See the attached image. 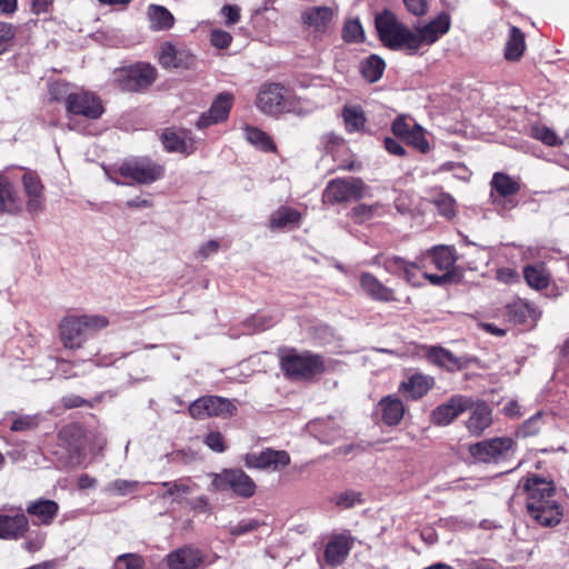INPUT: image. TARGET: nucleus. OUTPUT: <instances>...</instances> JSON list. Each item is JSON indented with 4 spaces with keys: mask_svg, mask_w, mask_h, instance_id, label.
Returning <instances> with one entry per match:
<instances>
[{
    "mask_svg": "<svg viewBox=\"0 0 569 569\" xmlns=\"http://www.w3.org/2000/svg\"><path fill=\"white\" fill-rule=\"evenodd\" d=\"M523 490L527 495L528 513L535 521L543 527H553L560 523L562 509L552 481L533 475L527 478Z\"/></svg>",
    "mask_w": 569,
    "mask_h": 569,
    "instance_id": "f257e3e1",
    "label": "nucleus"
},
{
    "mask_svg": "<svg viewBox=\"0 0 569 569\" xmlns=\"http://www.w3.org/2000/svg\"><path fill=\"white\" fill-rule=\"evenodd\" d=\"M428 259L442 271H449L455 263L450 249L445 246L433 247L426 254L417 257L415 261H407L398 256L385 257L382 261L378 257L376 258L387 272L402 277L411 286H420L418 273L426 269Z\"/></svg>",
    "mask_w": 569,
    "mask_h": 569,
    "instance_id": "f03ea898",
    "label": "nucleus"
},
{
    "mask_svg": "<svg viewBox=\"0 0 569 569\" xmlns=\"http://www.w3.org/2000/svg\"><path fill=\"white\" fill-rule=\"evenodd\" d=\"M108 326L109 320L102 315L66 317L60 325L62 343L66 348L79 349L84 341Z\"/></svg>",
    "mask_w": 569,
    "mask_h": 569,
    "instance_id": "7ed1b4c3",
    "label": "nucleus"
},
{
    "mask_svg": "<svg viewBox=\"0 0 569 569\" xmlns=\"http://www.w3.org/2000/svg\"><path fill=\"white\" fill-rule=\"evenodd\" d=\"M257 108L269 116L301 113V101L295 92L280 83L263 84L257 96Z\"/></svg>",
    "mask_w": 569,
    "mask_h": 569,
    "instance_id": "20e7f679",
    "label": "nucleus"
},
{
    "mask_svg": "<svg viewBox=\"0 0 569 569\" xmlns=\"http://www.w3.org/2000/svg\"><path fill=\"white\" fill-rule=\"evenodd\" d=\"M376 28L381 41L390 49L403 50L409 54L417 52L415 32L399 22L393 13L385 11L376 17Z\"/></svg>",
    "mask_w": 569,
    "mask_h": 569,
    "instance_id": "39448f33",
    "label": "nucleus"
},
{
    "mask_svg": "<svg viewBox=\"0 0 569 569\" xmlns=\"http://www.w3.org/2000/svg\"><path fill=\"white\" fill-rule=\"evenodd\" d=\"M280 368L289 379L305 381L321 375L325 371V362L319 355L287 349L280 355Z\"/></svg>",
    "mask_w": 569,
    "mask_h": 569,
    "instance_id": "423d86ee",
    "label": "nucleus"
},
{
    "mask_svg": "<svg viewBox=\"0 0 569 569\" xmlns=\"http://www.w3.org/2000/svg\"><path fill=\"white\" fill-rule=\"evenodd\" d=\"M211 477V488L214 491H231L244 499L253 497L257 491L253 479L239 468H227Z\"/></svg>",
    "mask_w": 569,
    "mask_h": 569,
    "instance_id": "0eeeda50",
    "label": "nucleus"
},
{
    "mask_svg": "<svg viewBox=\"0 0 569 569\" xmlns=\"http://www.w3.org/2000/svg\"><path fill=\"white\" fill-rule=\"evenodd\" d=\"M157 79V69L144 62L132 64L122 69L117 76L120 89L124 91H140L150 87Z\"/></svg>",
    "mask_w": 569,
    "mask_h": 569,
    "instance_id": "6e6552de",
    "label": "nucleus"
},
{
    "mask_svg": "<svg viewBox=\"0 0 569 569\" xmlns=\"http://www.w3.org/2000/svg\"><path fill=\"white\" fill-rule=\"evenodd\" d=\"M236 410L231 400L219 396H203L189 406L190 416L198 420L209 417H231Z\"/></svg>",
    "mask_w": 569,
    "mask_h": 569,
    "instance_id": "1a4fd4ad",
    "label": "nucleus"
},
{
    "mask_svg": "<svg viewBox=\"0 0 569 569\" xmlns=\"http://www.w3.org/2000/svg\"><path fill=\"white\" fill-rule=\"evenodd\" d=\"M119 172L141 184H150L163 176V168L148 158H134L124 161Z\"/></svg>",
    "mask_w": 569,
    "mask_h": 569,
    "instance_id": "9d476101",
    "label": "nucleus"
},
{
    "mask_svg": "<svg viewBox=\"0 0 569 569\" xmlns=\"http://www.w3.org/2000/svg\"><path fill=\"white\" fill-rule=\"evenodd\" d=\"M363 189L365 184L358 178L335 179L327 184L323 200L332 204L359 200L363 197Z\"/></svg>",
    "mask_w": 569,
    "mask_h": 569,
    "instance_id": "9b49d317",
    "label": "nucleus"
},
{
    "mask_svg": "<svg viewBox=\"0 0 569 569\" xmlns=\"http://www.w3.org/2000/svg\"><path fill=\"white\" fill-rule=\"evenodd\" d=\"M66 110L70 116H81L90 120L99 119L104 111L100 98L88 91L68 96Z\"/></svg>",
    "mask_w": 569,
    "mask_h": 569,
    "instance_id": "f8f14e48",
    "label": "nucleus"
},
{
    "mask_svg": "<svg viewBox=\"0 0 569 569\" xmlns=\"http://www.w3.org/2000/svg\"><path fill=\"white\" fill-rule=\"evenodd\" d=\"M243 461L250 469L280 471L290 463V456L284 450L268 448L260 452L247 453Z\"/></svg>",
    "mask_w": 569,
    "mask_h": 569,
    "instance_id": "ddd939ff",
    "label": "nucleus"
},
{
    "mask_svg": "<svg viewBox=\"0 0 569 569\" xmlns=\"http://www.w3.org/2000/svg\"><path fill=\"white\" fill-rule=\"evenodd\" d=\"M515 442L511 438H492L471 445L469 452L478 462L497 461L500 457L512 449Z\"/></svg>",
    "mask_w": 569,
    "mask_h": 569,
    "instance_id": "4468645a",
    "label": "nucleus"
},
{
    "mask_svg": "<svg viewBox=\"0 0 569 569\" xmlns=\"http://www.w3.org/2000/svg\"><path fill=\"white\" fill-rule=\"evenodd\" d=\"M159 62L166 69H192L196 56L186 46L164 42L160 48Z\"/></svg>",
    "mask_w": 569,
    "mask_h": 569,
    "instance_id": "2eb2a0df",
    "label": "nucleus"
},
{
    "mask_svg": "<svg viewBox=\"0 0 569 569\" xmlns=\"http://www.w3.org/2000/svg\"><path fill=\"white\" fill-rule=\"evenodd\" d=\"M23 192L27 198L26 207L30 213H39L43 210L44 187L40 177L33 171H26L22 176Z\"/></svg>",
    "mask_w": 569,
    "mask_h": 569,
    "instance_id": "dca6fc26",
    "label": "nucleus"
},
{
    "mask_svg": "<svg viewBox=\"0 0 569 569\" xmlns=\"http://www.w3.org/2000/svg\"><path fill=\"white\" fill-rule=\"evenodd\" d=\"M232 102L233 97L231 93L222 92L218 94L210 109L199 117L197 127L199 129H204L227 120L232 108Z\"/></svg>",
    "mask_w": 569,
    "mask_h": 569,
    "instance_id": "f3484780",
    "label": "nucleus"
},
{
    "mask_svg": "<svg viewBox=\"0 0 569 569\" xmlns=\"http://www.w3.org/2000/svg\"><path fill=\"white\" fill-rule=\"evenodd\" d=\"M450 28V17L447 13H440L429 23L419 28L415 32L417 40V51L422 46H430L435 43L441 36L447 33Z\"/></svg>",
    "mask_w": 569,
    "mask_h": 569,
    "instance_id": "a211bd4d",
    "label": "nucleus"
},
{
    "mask_svg": "<svg viewBox=\"0 0 569 569\" xmlns=\"http://www.w3.org/2000/svg\"><path fill=\"white\" fill-rule=\"evenodd\" d=\"M470 399L461 396L452 397L449 401L438 406L431 412V421L437 426H447L459 415L468 410Z\"/></svg>",
    "mask_w": 569,
    "mask_h": 569,
    "instance_id": "6ab92c4d",
    "label": "nucleus"
},
{
    "mask_svg": "<svg viewBox=\"0 0 569 569\" xmlns=\"http://www.w3.org/2000/svg\"><path fill=\"white\" fill-rule=\"evenodd\" d=\"M353 546V538L348 535L332 536L325 548L323 559L326 565L330 567H338L345 562L351 548Z\"/></svg>",
    "mask_w": 569,
    "mask_h": 569,
    "instance_id": "aec40b11",
    "label": "nucleus"
},
{
    "mask_svg": "<svg viewBox=\"0 0 569 569\" xmlns=\"http://www.w3.org/2000/svg\"><path fill=\"white\" fill-rule=\"evenodd\" d=\"M167 563L170 569H198L206 563V557L199 549L186 546L170 552Z\"/></svg>",
    "mask_w": 569,
    "mask_h": 569,
    "instance_id": "412c9836",
    "label": "nucleus"
},
{
    "mask_svg": "<svg viewBox=\"0 0 569 569\" xmlns=\"http://www.w3.org/2000/svg\"><path fill=\"white\" fill-rule=\"evenodd\" d=\"M335 11L330 7H310L301 13L302 23L318 33H326L332 22Z\"/></svg>",
    "mask_w": 569,
    "mask_h": 569,
    "instance_id": "4be33fe9",
    "label": "nucleus"
},
{
    "mask_svg": "<svg viewBox=\"0 0 569 569\" xmlns=\"http://www.w3.org/2000/svg\"><path fill=\"white\" fill-rule=\"evenodd\" d=\"M22 210V202L10 179L0 173V214H18Z\"/></svg>",
    "mask_w": 569,
    "mask_h": 569,
    "instance_id": "5701e85b",
    "label": "nucleus"
},
{
    "mask_svg": "<svg viewBox=\"0 0 569 569\" xmlns=\"http://www.w3.org/2000/svg\"><path fill=\"white\" fill-rule=\"evenodd\" d=\"M506 317L513 323L536 322L541 312L527 300L517 299L506 306Z\"/></svg>",
    "mask_w": 569,
    "mask_h": 569,
    "instance_id": "b1692460",
    "label": "nucleus"
},
{
    "mask_svg": "<svg viewBox=\"0 0 569 569\" xmlns=\"http://www.w3.org/2000/svg\"><path fill=\"white\" fill-rule=\"evenodd\" d=\"M469 409H471V412L466 422V427L472 436L479 437L492 423L491 409L485 402H478L476 405L470 403Z\"/></svg>",
    "mask_w": 569,
    "mask_h": 569,
    "instance_id": "393cba45",
    "label": "nucleus"
},
{
    "mask_svg": "<svg viewBox=\"0 0 569 569\" xmlns=\"http://www.w3.org/2000/svg\"><path fill=\"white\" fill-rule=\"evenodd\" d=\"M28 529L29 520L24 513L0 515V539H19Z\"/></svg>",
    "mask_w": 569,
    "mask_h": 569,
    "instance_id": "a878e982",
    "label": "nucleus"
},
{
    "mask_svg": "<svg viewBox=\"0 0 569 569\" xmlns=\"http://www.w3.org/2000/svg\"><path fill=\"white\" fill-rule=\"evenodd\" d=\"M433 385L435 379L431 376L416 372L401 383L399 390L402 391L407 398L417 400L427 395Z\"/></svg>",
    "mask_w": 569,
    "mask_h": 569,
    "instance_id": "bb28decb",
    "label": "nucleus"
},
{
    "mask_svg": "<svg viewBox=\"0 0 569 569\" xmlns=\"http://www.w3.org/2000/svg\"><path fill=\"white\" fill-rule=\"evenodd\" d=\"M360 286L366 295L373 300L385 302L397 300L393 290L386 287L380 280L369 272H363L360 276Z\"/></svg>",
    "mask_w": 569,
    "mask_h": 569,
    "instance_id": "cd10ccee",
    "label": "nucleus"
},
{
    "mask_svg": "<svg viewBox=\"0 0 569 569\" xmlns=\"http://www.w3.org/2000/svg\"><path fill=\"white\" fill-rule=\"evenodd\" d=\"M28 515L36 517L38 523L49 526L52 523L59 511V505L49 499H37L27 506Z\"/></svg>",
    "mask_w": 569,
    "mask_h": 569,
    "instance_id": "c85d7f7f",
    "label": "nucleus"
},
{
    "mask_svg": "<svg viewBox=\"0 0 569 569\" xmlns=\"http://www.w3.org/2000/svg\"><path fill=\"white\" fill-rule=\"evenodd\" d=\"M378 408L381 412L382 421L388 426L399 425L405 415L402 401L395 396L383 397L379 401Z\"/></svg>",
    "mask_w": 569,
    "mask_h": 569,
    "instance_id": "c756f323",
    "label": "nucleus"
},
{
    "mask_svg": "<svg viewBox=\"0 0 569 569\" xmlns=\"http://www.w3.org/2000/svg\"><path fill=\"white\" fill-rule=\"evenodd\" d=\"M490 184L492 190H495L498 196L505 199L506 202L510 203L511 207L516 206V202L509 198L519 192L520 183L518 181L506 173L496 172Z\"/></svg>",
    "mask_w": 569,
    "mask_h": 569,
    "instance_id": "7c9ffc66",
    "label": "nucleus"
},
{
    "mask_svg": "<svg viewBox=\"0 0 569 569\" xmlns=\"http://www.w3.org/2000/svg\"><path fill=\"white\" fill-rule=\"evenodd\" d=\"M147 17L152 31L170 30L174 24L173 14L163 6L150 4L147 9Z\"/></svg>",
    "mask_w": 569,
    "mask_h": 569,
    "instance_id": "2f4dec72",
    "label": "nucleus"
},
{
    "mask_svg": "<svg viewBox=\"0 0 569 569\" xmlns=\"http://www.w3.org/2000/svg\"><path fill=\"white\" fill-rule=\"evenodd\" d=\"M161 139L164 149L170 152H189L193 146L187 131L166 130Z\"/></svg>",
    "mask_w": 569,
    "mask_h": 569,
    "instance_id": "473e14b6",
    "label": "nucleus"
},
{
    "mask_svg": "<svg viewBox=\"0 0 569 569\" xmlns=\"http://www.w3.org/2000/svg\"><path fill=\"white\" fill-rule=\"evenodd\" d=\"M301 214L298 210L290 207H280L271 213L269 227L272 230L291 228L299 224Z\"/></svg>",
    "mask_w": 569,
    "mask_h": 569,
    "instance_id": "72a5a7b5",
    "label": "nucleus"
},
{
    "mask_svg": "<svg viewBox=\"0 0 569 569\" xmlns=\"http://www.w3.org/2000/svg\"><path fill=\"white\" fill-rule=\"evenodd\" d=\"M427 356L431 362L449 371L460 370L463 366L460 358L441 347H431Z\"/></svg>",
    "mask_w": 569,
    "mask_h": 569,
    "instance_id": "f704fd0d",
    "label": "nucleus"
},
{
    "mask_svg": "<svg viewBox=\"0 0 569 569\" xmlns=\"http://www.w3.org/2000/svg\"><path fill=\"white\" fill-rule=\"evenodd\" d=\"M523 276L528 286L532 289L542 290L549 284L550 276L542 263L525 267Z\"/></svg>",
    "mask_w": 569,
    "mask_h": 569,
    "instance_id": "c9c22d12",
    "label": "nucleus"
},
{
    "mask_svg": "<svg viewBox=\"0 0 569 569\" xmlns=\"http://www.w3.org/2000/svg\"><path fill=\"white\" fill-rule=\"evenodd\" d=\"M525 47L526 43L523 32L517 27H511L505 48L506 59L510 61L518 60L522 56Z\"/></svg>",
    "mask_w": 569,
    "mask_h": 569,
    "instance_id": "e433bc0d",
    "label": "nucleus"
},
{
    "mask_svg": "<svg viewBox=\"0 0 569 569\" xmlns=\"http://www.w3.org/2000/svg\"><path fill=\"white\" fill-rule=\"evenodd\" d=\"M161 485L167 489L163 497H172L174 501H181L187 496L191 495L196 488V485L190 479L167 481Z\"/></svg>",
    "mask_w": 569,
    "mask_h": 569,
    "instance_id": "4c0bfd02",
    "label": "nucleus"
},
{
    "mask_svg": "<svg viewBox=\"0 0 569 569\" xmlns=\"http://www.w3.org/2000/svg\"><path fill=\"white\" fill-rule=\"evenodd\" d=\"M243 131L247 141L256 148L262 151H273L276 149L271 138L259 128L246 126Z\"/></svg>",
    "mask_w": 569,
    "mask_h": 569,
    "instance_id": "58836bf2",
    "label": "nucleus"
},
{
    "mask_svg": "<svg viewBox=\"0 0 569 569\" xmlns=\"http://www.w3.org/2000/svg\"><path fill=\"white\" fill-rule=\"evenodd\" d=\"M385 67V61L380 57L372 54L361 62L360 68L366 80L376 82L381 78Z\"/></svg>",
    "mask_w": 569,
    "mask_h": 569,
    "instance_id": "ea45409f",
    "label": "nucleus"
},
{
    "mask_svg": "<svg viewBox=\"0 0 569 569\" xmlns=\"http://www.w3.org/2000/svg\"><path fill=\"white\" fill-rule=\"evenodd\" d=\"M432 203L443 217L451 219L456 214V201L446 192H438L432 198Z\"/></svg>",
    "mask_w": 569,
    "mask_h": 569,
    "instance_id": "a19ab883",
    "label": "nucleus"
},
{
    "mask_svg": "<svg viewBox=\"0 0 569 569\" xmlns=\"http://www.w3.org/2000/svg\"><path fill=\"white\" fill-rule=\"evenodd\" d=\"M542 425V413L537 412L518 428L517 436L522 438L536 436L540 431Z\"/></svg>",
    "mask_w": 569,
    "mask_h": 569,
    "instance_id": "79ce46f5",
    "label": "nucleus"
},
{
    "mask_svg": "<svg viewBox=\"0 0 569 569\" xmlns=\"http://www.w3.org/2000/svg\"><path fill=\"white\" fill-rule=\"evenodd\" d=\"M408 144L412 146L422 153L429 151L430 146L425 137V131L420 124L413 127V130L403 139Z\"/></svg>",
    "mask_w": 569,
    "mask_h": 569,
    "instance_id": "37998d69",
    "label": "nucleus"
},
{
    "mask_svg": "<svg viewBox=\"0 0 569 569\" xmlns=\"http://www.w3.org/2000/svg\"><path fill=\"white\" fill-rule=\"evenodd\" d=\"M343 119L349 132L359 131L365 126V116L356 108H345Z\"/></svg>",
    "mask_w": 569,
    "mask_h": 569,
    "instance_id": "c03bdc74",
    "label": "nucleus"
},
{
    "mask_svg": "<svg viewBox=\"0 0 569 569\" xmlns=\"http://www.w3.org/2000/svg\"><path fill=\"white\" fill-rule=\"evenodd\" d=\"M333 503L341 509H349L362 502L361 493L355 490H346L332 498Z\"/></svg>",
    "mask_w": 569,
    "mask_h": 569,
    "instance_id": "a18cd8bd",
    "label": "nucleus"
},
{
    "mask_svg": "<svg viewBox=\"0 0 569 569\" xmlns=\"http://www.w3.org/2000/svg\"><path fill=\"white\" fill-rule=\"evenodd\" d=\"M417 124L418 123H416L412 118L407 116H399L393 120L391 129L396 137L403 140Z\"/></svg>",
    "mask_w": 569,
    "mask_h": 569,
    "instance_id": "49530a36",
    "label": "nucleus"
},
{
    "mask_svg": "<svg viewBox=\"0 0 569 569\" xmlns=\"http://www.w3.org/2000/svg\"><path fill=\"white\" fill-rule=\"evenodd\" d=\"M363 37V29L358 20H349L345 23L342 38L346 42H360Z\"/></svg>",
    "mask_w": 569,
    "mask_h": 569,
    "instance_id": "de8ad7c7",
    "label": "nucleus"
},
{
    "mask_svg": "<svg viewBox=\"0 0 569 569\" xmlns=\"http://www.w3.org/2000/svg\"><path fill=\"white\" fill-rule=\"evenodd\" d=\"M143 559L136 553L120 555L114 561V569H143Z\"/></svg>",
    "mask_w": 569,
    "mask_h": 569,
    "instance_id": "09e8293b",
    "label": "nucleus"
},
{
    "mask_svg": "<svg viewBox=\"0 0 569 569\" xmlns=\"http://www.w3.org/2000/svg\"><path fill=\"white\" fill-rule=\"evenodd\" d=\"M137 487L138 481L117 479L108 483L107 487L104 488V491L116 496H126L132 492Z\"/></svg>",
    "mask_w": 569,
    "mask_h": 569,
    "instance_id": "8fccbe9b",
    "label": "nucleus"
},
{
    "mask_svg": "<svg viewBox=\"0 0 569 569\" xmlns=\"http://www.w3.org/2000/svg\"><path fill=\"white\" fill-rule=\"evenodd\" d=\"M532 136L533 138L542 141L547 146L553 147L561 143V140L558 138L556 132L546 126L532 127Z\"/></svg>",
    "mask_w": 569,
    "mask_h": 569,
    "instance_id": "3c124183",
    "label": "nucleus"
},
{
    "mask_svg": "<svg viewBox=\"0 0 569 569\" xmlns=\"http://www.w3.org/2000/svg\"><path fill=\"white\" fill-rule=\"evenodd\" d=\"M276 319L273 316L259 313L254 315L246 321V326L252 331L266 330L273 326Z\"/></svg>",
    "mask_w": 569,
    "mask_h": 569,
    "instance_id": "603ef678",
    "label": "nucleus"
},
{
    "mask_svg": "<svg viewBox=\"0 0 569 569\" xmlns=\"http://www.w3.org/2000/svg\"><path fill=\"white\" fill-rule=\"evenodd\" d=\"M203 442L208 446L212 451L222 453L226 451L227 446L224 441V437L219 431H210L206 437Z\"/></svg>",
    "mask_w": 569,
    "mask_h": 569,
    "instance_id": "864d4df0",
    "label": "nucleus"
},
{
    "mask_svg": "<svg viewBox=\"0 0 569 569\" xmlns=\"http://www.w3.org/2000/svg\"><path fill=\"white\" fill-rule=\"evenodd\" d=\"M232 41V36L221 29H214L210 33V42L213 47L218 49H226L230 46Z\"/></svg>",
    "mask_w": 569,
    "mask_h": 569,
    "instance_id": "5fc2aeb1",
    "label": "nucleus"
},
{
    "mask_svg": "<svg viewBox=\"0 0 569 569\" xmlns=\"http://www.w3.org/2000/svg\"><path fill=\"white\" fill-rule=\"evenodd\" d=\"M50 96L53 100L61 101L63 100L67 104V97L71 96L73 92H70V86L66 82H53L49 88Z\"/></svg>",
    "mask_w": 569,
    "mask_h": 569,
    "instance_id": "6e6d98bb",
    "label": "nucleus"
},
{
    "mask_svg": "<svg viewBox=\"0 0 569 569\" xmlns=\"http://www.w3.org/2000/svg\"><path fill=\"white\" fill-rule=\"evenodd\" d=\"M38 425L37 416H20L11 425L12 431H27L36 428Z\"/></svg>",
    "mask_w": 569,
    "mask_h": 569,
    "instance_id": "4d7b16f0",
    "label": "nucleus"
},
{
    "mask_svg": "<svg viewBox=\"0 0 569 569\" xmlns=\"http://www.w3.org/2000/svg\"><path fill=\"white\" fill-rule=\"evenodd\" d=\"M260 526V522L256 519L242 520L236 526L230 528L232 536H242L244 533L256 530Z\"/></svg>",
    "mask_w": 569,
    "mask_h": 569,
    "instance_id": "13d9d810",
    "label": "nucleus"
},
{
    "mask_svg": "<svg viewBox=\"0 0 569 569\" xmlns=\"http://www.w3.org/2000/svg\"><path fill=\"white\" fill-rule=\"evenodd\" d=\"M220 12L224 17V23L228 27L236 24L240 20V8L236 4H224Z\"/></svg>",
    "mask_w": 569,
    "mask_h": 569,
    "instance_id": "bf43d9fd",
    "label": "nucleus"
},
{
    "mask_svg": "<svg viewBox=\"0 0 569 569\" xmlns=\"http://www.w3.org/2000/svg\"><path fill=\"white\" fill-rule=\"evenodd\" d=\"M373 210V206L361 203L352 208L351 214L358 222H363L365 220L369 219L372 216Z\"/></svg>",
    "mask_w": 569,
    "mask_h": 569,
    "instance_id": "052dcab7",
    "label": "nucleus"
},
{
    "mask_svg": "<svg viewBox=\"0 0 569 569\" xmlns=\"http://www.w3.org/2000/svg\"><path fill=\"white\" fill-rule=\"evenodd\" d=\"M14 31L10 23L0 22V53L4 51L8 42L13 38Z\"/></svg>",
    "mask_w": 569,
    "mask_h": 569,
    "instance_id": "680f3d73",
    "label": "nucleus"
},
{
    "mask_svg": "<svg viewBox=\"0 0 569 569\" xmlns=\"http://www.w3.org/2000/svg\"><path fill=\"white\" fill-rule=\"evenodd\" d=\"M220 244L216 240H209L206 243L201 244L198 250V256L201 259H208L211 254L218 252Z\"/></svg>",
    "mask_w": 569,
    "mask_h": 569,
    "instance_id": "e2e57ef3",
    "label": "nucleus"
},
{
    "mask_svg": "<svg viewBox=\"0 0 569 569\" xmlns=\"http://www.w3.org/2000/svg\"><path fill=\"white\" fill-rule=\"evenodd\" d=\"M407 9L415 16H421L426 12L427 0H403Z\"/></svg>",
    "mask_w": 569,
    "mask_h": 569,
    "instance_id": "0e129e2a",
    "label": "nucleus"
},
{
    "mask_svg": "<svg viewBox=\"0 0 569 569\" xmlns=\"http://www.w3.org/2000/svg\"><path fill=\"white\" fill-rule=\"evenodd\" d=\"M385 147L389 153L395 156L401 157L406 153V150L402 147V144L393 138H386Z\"/></svg>",
    "mask_w": 569,
    "mask_h": 569,
    "instance_id": "69168bd1",
    "label": "nucleus"
},
{
    "mask_svg": "<svg viewBox=\"0 0 569 569\" xmlns=\"http://www.w3.org/2000/svg\"><path fill=\"white\" fill-rule=\"evenodd\" d=\"M86 361L82 360V361H76L73 363H70L66 360H59L58 361V369L59 371L61 372V375H63L64 378H71V377H77L79 376V373L74 372L72 373L69 369L70 366H80V365H84Z\"/></svg>",
    "mask_w": 569,
    "mask_h": 569,
    "instance_id": "338daca9",
    "label": "nucleus"
},
{
    "mask_svg": "<svg viewBox=\"0 0 569 569\" xmlns=\"http://www.w3.org/2000/svg\"><path fill=\"white\" fill-rule=\"evenodd\" d=\"M86 403L87 400L76 395H70L62 398V405L68 409L78 408L84 406Z\"/></svg>",
    "mask_w": 569,
    "mask_h": 569,
    "instance_id": "774afa93",
    "label": "nucleus"
}]
</instances>
